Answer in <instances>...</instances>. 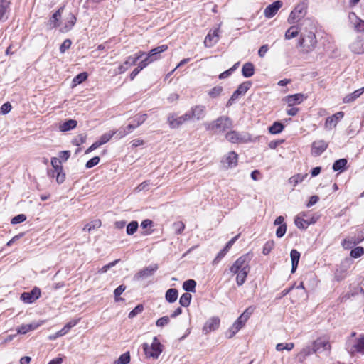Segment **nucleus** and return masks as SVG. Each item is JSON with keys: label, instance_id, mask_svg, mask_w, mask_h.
Instances as JSON below:
<instances>
[{"label": "nucleus", "instance_id": "f257e3e1", "mask_svg": "<svg viewBox=\"0 0 364 364\" xmlns=\"http://www.w3.org/2000/svg\"><path fill=\"white\" fill-rule=\"evenodd\" d=\"M315 33L316 26L311 19H304L300 23V37L296 48L301 53H308L315 49L317 44Z\"/></svg>", "mask_w": 364, "mask_h": 364}, {"label": "nucleus", "instance_id": "f03ea898", "mask_svg": "<svg viewBox=\"0 0 364 364\" xmlns=\"http://www.w3.org/2000/svg\"><path fill=\"white\" fill-rule=\"evenodd\" d=\"M346 349L351 354L360 353L364 354V335H362L358 339H347L346 342Z\"/></svg>", "mask_w": 364, "mask_h": 364}, {"label": "nucleus", "instance_id": "7ed1b4c3", "mask_svg": "<svg viewBox=\"0 0 364 364\" xmlns=\"http://www.w3.org/2000/svg\"><path fill=\"white\" fill-rule=\"evenodd\" d=\"M143 350L146 357L158 358L162 352L161 345L156 337L154 338L153 343L149 346L148 343L143 344Z\"/></svg>", "mask_w": 364, "mask_h": 364}, {"label": "nucleus", "instance_id": "20e7f679", "mask_svg": "<svg viewBox=\"0 0 364 364\" xmlns=\"http://www.w3.org/2000/svg\"><path fill=\"white\" fill-rule=\"evenodd\" d=\"M232 126V122L230 118L226 117H218L212 123L207 124V130L224 132L226 129Z\"/></svg>", "mask_w": 364, "mask_h": 364}, {"label": "nucleus", "instance_id": "39448f33", "mask_svg": "<svg viewBox=\"0 0 364 364\" xmlns=\"http://www.w3.org/2000/svg\"><path fill=\"white\" fill-rule=\"evenodd\" d=\"M250 260V259L248 255H242L230 267V271L232 274H236L238 272V270L250 269L249 265Z\"/></svg>", "mask_w": 364, "mask_h": 364}, {"label": "nucleus", "instance_id": "423d86ee", "mask_svg": "<svg viewBox=\"0 0 364 364\" xmlns=\"http://www.w3.org/2000/svg\"><path fill=\"white\" fill-rule=\"evenodd\" d=\"M306 6L304 4H298L291 12L288 17V22L290 24L294 23L304 16Z\"/></svg>", "mask_w": 364, "mask_h": 364}, {"label": "nucleus", "instance_id": "0eeeda50", "mask_svg": "<svg viewBox=\"0 0 364 364\" xmlns=\"http://www.w3.org/2000/svg\"><path fill=\"white\" fill-rule=\"evenodd\" d=\"M158 269L156 264L146 267L139 271L134 276V279L139 281L140 279H145L152 276L154 272Z\"/></svg>", "mask_w": 364, "mask_h": 364}, {"label": "nucleus", "instance_id": "6e6552de", "mask_svg": "<svg viewBox=\"0 0 364 364\" xmlns=\"http://www.w3.org/2000/svg\"><path fill=\"white\" fill-rule=\"evenodd\" d=\"M190 116V120H200L204 118L206 114L205 107L203 105H196L186 112Z\"/></svg>", "mask_w": 364, "mask_h": 364}, {"label": "nucleus", "instance_id": "1a4fd4ad", "mask_svg": "<svg viewBox=\"0 0 364 364\" xmlns=\"http://www.w3.org/2000/svg\"><path fill=\"white\" fill-rule=\"evenodd\" d=\"M190 120V116L187 113L176 117L174 114H170L168 117V123L171 128L176 129L179 127L185 122Z\"/></svg>", "mask_w": 364, "mask_h": 364}, {"label": "nucleus", "instance_id": "9d476101", "mask_svg": "<svg viewBox=\"0 0 364 364\" xmlns=\"http://www.w3.org/2000/svg\"><path fill=\"white\" fill-rule=\"evenodd\" d=\"M238 156L235 151H230L221 160L224 168H232L237 165Z\"/></svg>", "mask_w": 364, "mask_h": 364}, {"label": "nucleus", "instance_id": "9b49d317", "mask_svg": "<svg viewBox=\"0 0 364 364\" xmlns=\"http://www.w3.org/2000/svg\"><path fill=\"white\" fill-rule=\"evenodd\" d=\"M41 296V289L34 287L29 292H23L21 295V299L26 304H32Z\"/></svg>", "mask_w": 364, "mask_h": 364}, {"label": "nucleus", "instance_id": "f8f14e48", "mask_svg": "<svg viewBox=\"0 0 364 364\" xmlns=\"http://www.w3.org/2000/svg\"><path fill=\"white\" fill-rule=\"evenodd\" d=\"M220 326V318L216 316L211 317L205 323L203 328L204 334H208L211 331H214L218 328Z\"/></svg>", "mask_w": 364, "mask_h": 364}, {"label": "nucleus", "instance_id": "ddd939ff", "mask_svg": "<svg viewBox=\"0 0 364 364\" xmlns=\"http://www.w3.org/2000/svg\"><path fill=\"white\" fill-rule=\"evenodd\" d=\"M344 113L343 112H338L332 116L327 117L325 122V127L327 129H331L336 127L338 122L343 119Z\"/></svg>", "mask_w": 364, "mask_h": 364}, {"label": "nucleus", "instance_id": "4468645a", "mask_svg": "<svg viewBox=\"0 0 364 364\" xmlns=\"http://www.w3.org/2000/svg\"><path fill=\"white\" fill-rule=\"evenodd\" d=\"M282 2L281 1H276L267 6L264 11L265 17L267 18L273 17L277 14L278 10L282 7Z\"/></svg>", "mask_w": 364, "mask_h": 364}, {"label": "nucleus", "instance_id": "2eb2a0df", "mask_svg": "<svg viewBox=\"0 0 364 364\" xmlns=\"http://www.w3.org/2000/svg\"><path fill=\"white\" fill-rule=\"evenodd\" d=\"M328 147V144L323 140L315 141L312 144L311 152L315 156L321 155Z\"/></svg>", "mask_w": 364, "mask_h": 364}, {"label": "nucleus", "instance_id": "dca6fc26", "mask_svg": "<svg viewBox=\"0 0 364 364\" xmlns=\"http://www.w3.org/2000/svg\"><path fill=\"white\" fill-rule=\"evenodd\" d=\"M11 0H0V22H4L8 19Z\"/></svg>", "mask_w": 364, "mask_h": 364}, {"label": "nucleus", "instance_id": "f3484780", "mask_svg": "<svg viewBox=\"0 0 364 364\" xmlns=\"http://www.w3.org/2000/svg\"><path fill=\"white\" fill-rule=\"evenodd\" d=\"M219 41V29H215L213 33L209 32L206 36L204 44L205 47H212Z\"/></svg>", "mask_w": 364, "mask_h": 364}, {"label": "nucleus", "instance_id": "a211bd4d", "mask_svg": "<svg viewBox=\"0 0 364 364\" xmlns=\"http://www.w3.org/2000/svg\"><path fill=\"white\" fill-rule=\"evenodd\" d=\"M252 82L250 81H246L240 84L237 90L232 95V100H237L240 95H245L247 90L250 88Z\"/></svg>", "mask_w": 364, "mask_h": 364}, {"label": "nucleus", "instance_id": "6ab92c4d", "mask_svg": "<svg viewBox=\"0 0 364 364\" xmlns=\"http://www.w3.org/2000/svg\"><path fill=\"white\" fill-rule=\"evenodd\" d=\"M64 9V7L62 6L60 8H59L53 15L52 16L50 17L49 21H48V25L50 26V28H56V27H59L61 25V21H60V18H61V16H62V12Z\"/></svg>", "mask_w": 364, "mask_h": 364}, {"label": "nucleus", "instance_id": "aec40b11", "mask_svg": "<svg viewBox=\"0 0 364 364\" xmlns=\"http://www.w3.org/2000/svg\"><path fill=\"white\" fill-rule=\"evenodd\" d=\"M306 97L301 93L288 95L285 97L284 100L288 104L289 107H292L294 105L301 103Z\"/></svg>", "mask_w": 364, "mask_h": 364}, {"label": "nucleus", "instance_id": "412c9836", "mask_svg": "<svg viewBox=\"0 0 364 364\" xmlns=\"http://www.w3.org/2000/svg\"><path fill=\"white\" fill-rule=\"evenodd\" d=\"M138 61V58H133L132 56H129L127 60L124 62L123 64L120 65L117 68V70L115 71L116 74H122L124 73L129 67L134 65Z\"/></svg>", "mask_w": 364, "mask_h": 364}, {"label": "nucleus", "instance_id": "4be33fe9", "mask_svg": "<svg viewBox=\"0 0 364 364\" xmlns=\"http://www.w3.org/2000/svg\"><path fill=\"white\" fill-rule=\"evenodd\" d=\"M350 48L354 53L362 54L364 53V39L357 38L350 46Z\"/></svg>", "mask_w": 364, "mask_h": 364}, {"label": "nucleus", "instance_id": "5701e85b", "mask_svg": "<svg viewBox=\"0 0 364 364\" xmlns=\"http://www.w3.org/2000/svg\"><path fill=\"white\" fill-rule=\"evenodd\" d=\"M299 33H300V24L292 26L286 31L284 38L286 40L292 39L298 36Z\"/></svg>", "mask_w": 364, "mask_h": 364}, {"label": "nucleus", "instance_id": "b1692460", "mask_svg": "<svg viewBox=\"0 0 364 364\" xmlns=\"http://www.w3.org/2000/svg\"><path fill=\"white\" fill-rule=\"evenodd\" d=\"M75 22L76 17L72 13H70L66 18V22L64 23V26H62L60 30L63 32L69 31L75 24Z\"/></svg>", "mask_w": 364, "mask_h": 364}, {"label": "nucleus", "instance_id": "393cba45", "mask_svg": "<svg viewBox=\"0 0 364 364\" xmlns=\"http://www.w3.org/2000/svg\"><path fill=\"white\" fill-rule=\"evenodd\" d=\"M364 92V88L358 89L353 92L343 97V102L344 103H350L355 101L357 98H358Z\"/></svg>", "mask_w": 364, "mask_h": 364}, {"label": "nucleus", "instance_id": "a878e982", "mask_svg": "<svg viewBox=\"0 0 364 364\" xmlns=\"http://www.w3.org/2000/svg\"><path fill=\"white\" fill-rule=\"evenodd\" d=\"M331 347V345L328 341L317 339L314 343V352L319 351L320 350H328Z\"/></svg>", "mask_w": 364, "mask_h": 364}, {"label": "nucleus", "instance_id": "bb28decb", "mask_svg": "<svg viewBox=\"0 0 364 364\" xmlns=\"http://www.w3.org/2000/svg\"><path fill=\"white\" fill-rule=\"evenodd\" d=\"M290 257L291 260V272L294 273L298 267L300 253L296 250H292L290 252Z\"/></svg>", "mask_w": 364, "mask_h": 364}, {"label": "nucleus", "instance_id": "cd10ccee", "mask_svg": "<svg viewBox=\"0 0 364 364\" xmlns=\"http://www.w3.org/2000/svg\"><path fill=\"white\" fill-rule=\"evenodd\" d=\"M255 73V66L252 63H245L242 68V74L245 77H250Z\"/></svg>", "mask_w": 364, "mask_h": 364}, {"label": "nucleus", "instance_id": "c85d7f7f", "mask_svg": "<svg viewBox=\"0 0 364 364\" xmlns=\"http://www.w3.org/2000/svg\"><path fill=\"white\" fill-rule=\"evenodd\" d=\"M226 139L231 143H240L243 141L242 137L235 131H231L227 133Z\"/></svg>", "mask_w": 364, "mask_h": 364}, {"label": "nucleus", "instance_id": "c756f323", "mask_svg": "<svg viewBox=\"0 0 364 364\" xmlns=\"http://www.w3.org/2000/svg\"><path fill=\"white\" fill-rule=\"evenodd\" d=\"M77 121L75 119H68L60 124L59 129L61 132H67L73 129L77 126Z\"/></svg>", "mask_w": 364, "mask_h": 364}, {"label": "nucleus", "instance_id": "7c9ffc66", "mask_svg": "<svg viewBox=\"0 0 364 364\" xmlns=\"http://www.w3.org/2000/svg\"><path fill=\"white\" fill-rule=\"evenodd\" d=\"M178 296V290L176 289L171 288L166 291L165 298L168 302L173 303L177 300Z\"/></svg>", "mask_w": 364, "mask_h": 364}, {"label": "nucleus", "instance_id": "2f4dec72", "mask_svg": "<svg viewBox=\"0 0 364 364\" xmlns=\"http://www.w3.org/2000/svg\"><path fill=\"white\" fill-rule=\"evenodd\" d=\"M360 243L358 240L356 235L351 237H348L343 240L342 245L345 249H350L354 245Z\"/></svg>", "mask_w": 364, "mask_h": 364}, {"label": "nucleus", "instance_id": "473e14b6", "mask_svg": "<svg viewBox=\"0 0 364 364\" xmlns=\"http://www.w3.org/2000/svg\"><path fill=\"white\" fill-rule=\"evenodd\" d=\"M346 159H341L335 161L333 164L332 168L334 171H340L342 172L345 170L346 166L347 164Z\"/></svg>", "mask_w": 364, "mask_h": 364}, {"label": "nucleus", "instance_id": "72a5a7b5", "mask_svg": "<svg viewBox=\"0 0 364 364\" xmlns=\"http://www.w3.org/2000/svg\"><path fill=\"white\" fill-rule=\"evenodd\" d=\"M250 270V269L238 270V272L235 274H237L236 282L238 286H241L245 283Z\"/></svg>", "mask_w": 364, "mask_h": 364}, {"label": "nucleus", "instance_id": "f704fd0d", "mask_svg": "<svg viewBox=\"0 0 364 364\" xmlns=\"http://www.w3.org/2000/svg\"><path fill=\"white\" fill-rule=\"evenodd\" d=\"M196 282L193 279H188L186 280L183 284V289L188 292H195L196 291Z\"/></svg>", "mask_w": 364, "mask_h": 364}, {"label": "nucleus", "instance_id": "c9c22d12", "mask_svg": "<svg viewBox=\"0 0 364 364\" xmlns=\"http://www.w3.org/2000/svg\"><path fill=\"white\" fill-rule=\"evenodd\" d=\"M284 128V126L281 122H275L269 127V132L272 134H277L281 133Z\"/></svg>", "mask_w": 364, "mask_h": 364}, {"label": "nucleus", "instance_id": "e433bc0d", "mask_svg": "<svg viewBox=\"0 0 364 364\" xmlns=\"http://www.w3.org/2000/svg\"><path fill=\"white\" fill-rule=\"evenodd\" d=\"M147 119L146 114H136L132 120V123L135 128L141 125Z\"/></svg>", "mask_w": 364, "mask_h": 364}, {"label": "nucleus", "instance_id": "4c0bfd02", "mask_svg": "<svg viewBox=\"0 0 364 364\" xmlns=\"http://www.w3.org/2000/svg\"><path fill=\"white\" fill-rule=\"evenodd\" d=\"M306 177L307 174H296L291 177L289 181L293 186H296L298 183H301Z\"/></svg>", "mask_w": 364, "mask_h": 364}, {"label": "nucleus", "instance_id": "58836bf2", "mask_svg": "<svg viewBox=\"0 0 364 364\" xmlns=\"http://www.w3.org/2000/svg\"><path fill=\"white\" fill-rule=\"evenodd\" d=\"M191 298L192 296L189 293L186 292L181 295L179 303L182 306L187 307L191 304Z\"/></svg>", "mask_w": 364, "mask_h": 364}, {"label": "nucleus", "instance_id": "ea45409f", "mask_svg": "<svg viewBox=\"0 0 364 364\" xmlns=\"http://www.w3.org/2000/svg\"><path fill=\"white\" fill-rule=\"evenodd\" d=\"M101 226V221L100 220H95L93 221H91L90 223H88L86 224L83 228V230H87L88 232H90L91 230L94 229L99 228Z\"/></svg>", "mask_w": 364, "mask_h": 364}, {"label": "nucleus", "instance_id": "a19ab883", "mask_svg": "<svg viewBox=\"0 0 364 364\" xmlns=\"http://www.w3.org/2000/svg\"><path fill=\"white\" fill-rule=\"evenodd\" d=\"M115 134L116 132H110L108 133H105L100 136V140L97 141L100 146L103 145L105 143L108 142Z\"/></svg>", "mask_w": 364, "mask_h": 364}, {"label": "nucleus", "instance_id": "79ce46f5", "mask_svg": "<svg viewBox=\"0 0 364 364\" xmlns=\"http://www.w3.org/2000/svg\"><path fill=\"white\" fill-rule=\"evenodd\" d=\"M130 362L129 352H126L122 354L114 364H128Z\"/></svg>", "mask_w": 364, "mask_h": 364}, {"label": "nucleus", "instance_id": "37998d69", "mask_svg": "<svg viewBox=\"0 0 364 364\" xmlns=\"http://www.w3.org/2000/svg\"><path fill=\"white\" fill-rule=\"evenodd\" d=\"M139 227L137 221H132L127 226V234L129 235H133L137 230Z\"/></svg>", "mask_w": 364, "mask_h": 364}, {"label": "nucleus", "instance_id": "c03bdc74", "mask_svg": "<svg viewBox=\"0 0 364 364\" xmlns=\"http://www.w3.org/2000/svg\"><path fill=\"white\" fill-rule=\"evenodd\" d=\"M87 78V73L84 72L76 75L73 80V82L75 85L82 83L85 81Z\"/></svg>", "mask_w": 364, "mask_h": 364}, {"label": "nucleus", "instance_id": "a18cd8bd", "mask_svg": "<svg viewBox=\"0 0 364 364\" xmlns=\"http://www.w3.org/2000/svg\"><path fill=\"white\" fill-rule=\"evenodd\" d=\"M126 289V286L122 284L119 285L117 289L114 291V300L116 301H122L123 299L119 297Z\"/></svg>", "mask_w": 364, "mask_h": 364}, {"label": "nucleus", "instance_id": "49530a36", "mask_svg": "<svg viewBox=\"0 0 364 364\" xmlns=\"http://www.w3.org/2000/svg\"><path fill=\"white\" fill-rule=\"evenodd\" d=\"M295 224L300 229H306L309 226L308 220L301 218L299 216L295 218Z\"/></svg>", "mask_w": 364, "mask_h": 364}, {"label": "nucleus", "instance_id": "de8ad7c7", "mask_svg": "<svg viewBox=\"0 0 364 364\" xmlns=\"http://www.w3.org/2000/svg\"><path fill=\"white\" fill-rule=\"evenodd\" d=\"M294 344L293 343H278L276 346V349L278 351H282L283 350H287L288 351L292 350L294 348Z\"/></svg>", "mask_w": 364, "mask_h": 364}, {"label": "nucleus", "instance_id": "09e8293b", "mask_svg": "<svg viewBox=\"0 0 364 364\" xmlns=\"http://www.w3.org/2000/svg\"><path fill=\"white\" fill-rule=\"evenodd\" d=\"M364 254V248L362 247H357L350 251V256L353 258H358Z\"/></svg>", "mask_w": 364, "mask_h": 364}, {"label": "nucleus", "instance_id": "8fccbe9b", "mask_svg": "<svg viewBox=\"0 0 364 364\" xmlns=\"http://www.w3.org/2000/svg\"><path fill=\"white\" fill-rule=\"evenodd\" d=\"M274 242L273 240H269L267 241L264 247H263V250H262V253L265 255L269 254V252L272 250V249L274 248Z\"/></svg>", "mask_w": 364, "mask_h": 364}, {"label": "nucleus", "instance_id": "3c124183", "mask_svg": "<svg viewBox=\"0 0 364 364\" xmlns=\"http://www.w3.org/2000/svg\"><path fill=\"white\" fill-rule=\"evenodd\" d=\"M314 352V348H311V346H306V348H304L301 352L299 354V357H302L303 358H305L308 355L312 354Z\"/></svg>", "mask_w": 364, "mask_h": 364}, {"label": "nucleus", "instance_id": "603ef678", "mask_svg": "<svg viewBox=\"0 0 364 364\" xmlns=\"http://www.w3.org/2000/svg\"><path fill=\"white\" fill-rule=\"evenodd\" d=\"M51 165L53 168L55 169V171L63 170V166L61 165V161L60 159L53 157L51 159Z\"/></svg>", "mask_w": 364, "mask_h": 364}, {"label": "nucleus", "instance_id": "864d4df0", "mask_svg": "<svg viewBox=\"0 0 364 364\" xmlns=\"http://www.w3.org/2000/svg\"><path fill=\"white\" fill-rule=\"evenodd\" d=\"M143 310H144L143 305L139 304L133 310H132L129 312L128 317L129 318H132L135 317L136 315H138L139 314L141 313Z\"/></svg>", "mask_w": 364, "mask_h": 364}, {"label": "nucleus", "instance_id": "5fc2aeb1", "mask_svg": "<svg viewBox=\"0 0 364 364\" xmlns=\"http://www.w3.org/2000/svg\"><path fill=\"white\" fill-rule=\"evenodd\" d=\"M223 91V87L221 86H216V87H214L213 88H212L210 91H209V95L211 97H217L218 96H219L220 95V93L222 92Z\"/></svg>", "mask_w": 364, "mask_h": 364}, {"label": "nucleus", "instance_id": "6e6d98bb", "mask_svg": "<svg viewBox=\"0 0 364 364\" xmlns=\"http://www.w3.org/2000/svg\"><path fill=\"white\" fill-rule=\"evenodd\" d=\"M239 330H240V328L236 326L235 323H233V325L227 331L226 336L228 338H232L236 334V333L239 331Z\"/></svg>", "mask_w": 364, "mask_h": 364}, {"label": "nucleus", "instance_id": "4d7b16f0", "mask_svg": "<svg viewBox=\"0 0 364 364\" xmlns=\"http://www.w3.org/2000/svg\"><path fill=\"white\" fill-rule=\"evenodd\" d=\"M169 321H170L169 317L167 316H165L159 318L156 321V325L158 327H164V326H166L167 324H168Z\"/></svg>", "mask_w": 364, "mask_h": 364}, {"label": "nucleus", "instance_id": "13d9d810", "mask_svg": "<svg viewBox=\"0 0 364 364\" xmlns=\"http://www.w3.org/2000/svg\"><path fill=\"white\" fill-rule=\"evenodd\" d=\"M76 322H69L68 324H66L63 329H61L60 331L57 333V335L58 336H61L65 335L72 327L75 326Z\"/></svg>", "mask_w": 364, "mask_h": 364}, {"label": "nucleus", "instance_id": "bf43d9fd", "mask_svg": "<svg viewBox=\"0 0 364 364\" xmlns=\"http://www.w3.org/2000/svg\"><path fill=\"white\" fill-rule=\"evenodd\" d=\"M167 49L168 46L166 45H162L156 48H154L152 50H151V56H152L153 54H157L160 55V53L166 51Z\"/></svg>", "mask_w": 364, "mask_h": 364}, {"label": "nucleus", "instance_id": "052dcab7", "mask_svg": "<svg viewBox=\"0 0 364 364\" xmlns=\"http://www.w3.org/2000/svg\"><path fill=\"white\" fill-rule=\"evenodd\" d=\"M119 259H116L105 266H103L101 269H99L98 272L103 274L107 272L108 269L115 266L118 262Z\"/></svg>", "mask_w": 364, "mask_h": 364}, {"label": "nucleus", "instance_id": "680f3d73", "mask_svg": "<svg viewBox=\"0 0 364 364\" xmlns=\"http://www.w3.org/2000/svg\"><path fill=\"white\" fill-rule=\"evenodd\" d=\"M87 136L83 134H80L77 135L74 139H73V144L76 146H80V144H83L86 141Z\"/></svg>", "mask_w": 364, "mask_h": 364}, {"label": "nucleus", "instance_id": "e2e57ef3", "mask_svg": "<svg viewBox=\"0 0 364 364\" xmlns=\"http://www.w3.org/2000/svg\"><path fill=\"white\" fill-rule=\"evenodd\" d=\"M26 220V216L24 214H19L14 217L11 223L13 225L21 223Z\"/></svg>", "mask_w": 364, "mask_h": 364}, {"label": "nucleus", "instance_id": "0e129e2a", "mask_svg": "<svg viewBox=\"0 0 364 364\" xmlns=\"http://www.w3.org/2000/svg\"><path fill=\"white\" fill-rule=\"evenodd\" d=\"M100 157L99 156H95L93 158H92L91 159H90L89 161H87V162L86 163V165H85V167L87 168H91L92 167H94L95 166L97 165L100 162Z\"/></svg>", "mask_w": 364, "mask_h": 364}, {"label": "nucleus", "instance_id": "69168bd1", "mask_svg": "<svg viewBox=\"0 0 364 364\" xmlns=\"http://www.w3.org/2000/svg\"><path fill=\"white\" fill-rule=\"evenodd\" d=\"M173 228L177 234H181L185 228V225L181 221H178L173 223Z\"/></svg>", "mask_w": 364, "mask_h": 364}, {"label": "nucleus", "instance_id": "338daca9", "mask_svg": "<svg viewBox=\"0 0 364 364\" xmlns=\"http://www.w3.org/2000/svg\"><path fill=\"white\" fill-rule=\"evenodd\" d=\"M72 42L70 39H65L60 47V51L61 53H64L68 49L70 48Z\"/></svg>", "mask_w": 364, "mask_h": 364}, {"label": "nucleus", "instance_id": "774afa93", "mask_svg": "<svg viewBox=\"0 0 364 364\" xmlns=\"http://www.w3.org/2000/svg\"><path fill=\"white\" fill-rule=\"evenodd\" d=\"M287 231V225L286 224H283L282 225H279L276 231V235L277 237H282L284 235L285 232Z\"/></svg>", "mask_w": 364, "mask_h": 364}]
</instances>
